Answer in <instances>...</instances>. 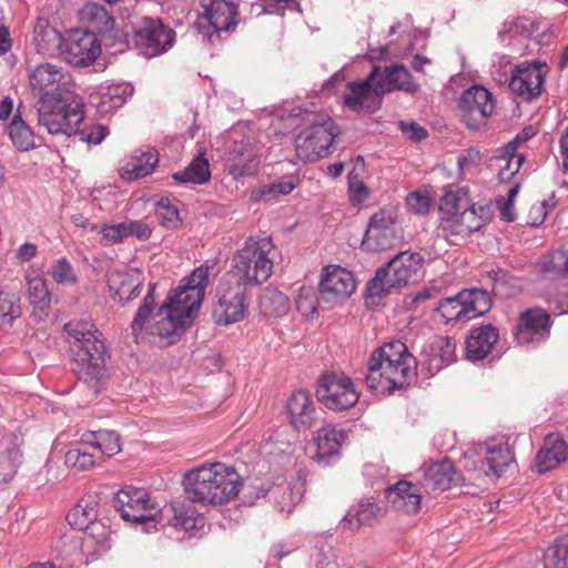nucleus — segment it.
<instances>
[{"instance_id": "b1692460", "label": "nucleus", "mask_w": 568, "mask_h": 568, "mask_svg": "<svg viewBox=\"0 0 568 568\" xmlns=\"http://www.w3.org/2000/svg\"><path fill=\"white\" fill-rule=\"evenodd\" d=\"M456 343L450 337L439 336L426 345L420 353V371L432 377L456 358Z\"/></svg>"}, {"instance_id": "de8ad7c7", "label": "nucleus", "mask_w": 568, "mask_h": 568, "mask_svg": "<svg viewBox=\"0 0 568 568\" xmlns=\"http://www.w3.org/2000/svg\"><path fill=\"white\" fill-rule=\"evenodd\" d=\"M9 135L12 143L21 151H28L34 146L33 134L19 115H14L10 123Z\"/></svg>"}, {"instance_id": "052dcab7", "label": "nucleus", "mask_w": 568, "mask_h": 568, "mask_svg": "<svg viewBox=\"0 0 568 568\" xmlns=\"http://www.w3.org/2000/svg\"><path fill=\"white\" fill-rule=\"evenodd\" d=\"M481 162L479 151L475 149H467L458 156L457 164L459 173L463 175L473 174L478 171Z\"/></svg>"}, {"instance_id": "bf43d9fd", "label": "nucleus", "mask_w": 568, "mask_h": 568, "mask_svg": "<svg viewBox=\"0 0 568 568\" xmlns=\"http://www.w3.org/2000/svg\"><path fill=\"white\" fill-rule=\"evenodd\" d=\"M568 252L554 251L542 257L540 263L544 272L554 273L558 275L567 274Z\"/></svg>"}, {"instance_id": "a211bd4d", "label": "nucleus", "mask_w": 568, "mask_h": 568, "mask_svg": "<svg viewBox=\"0 0 568 568\" xmlns=\"http://www.w3.org/2000/svg\"><path fill=\"white\" fill-rule=\"evenodd\" d=\"M546 74V64L523 62L511 70L509 88L518 97L531 101L541 94Z\"/></svg>"}, {"instance_id": "864d4df0", "label": "nucleus", "mask_w": 568, "mask_h": 568, "mask_svg": "<svg viewBox=\"0 0 568 568\" xmlns=\"http://www.w3.org/2000/svg\"><path fill=\"white\" fill-rule=\"evenodd\" d=\"M155 216L161 225L172 230L179 227L182 222L178 207L166 197L158 201Z\"/></svg>"}, {"instance_id": "9d476101", "label": "nucleus", "mask_w": 568, "mask_h": 568, "mask_svg": "<svg viewBox=\"0 0 568 568\" xmlns=\"http://www.w3.org/2000/svg\"><path fill=\"white\" fill-rule=\"evenodd\" d=\"M29 84L39 95L38 103L73 100L74 81L70 72L54 63H39L28 69Z\"/></svg>"}, {"instance_id": "774afa93", "label": "nucleus", "mask_w": 568, "mask_h": 568, "mask_svg": "<svg viewBox=\"0 0 568 568\" xmlns=\"http://www.w3.org/2000/svg\"><path fill=\"white\" fill-rule=\"evenodd\" d=\"M124 230L123 222L113 225H103L100 231L102 234V243L110 245L122 242L125 239Z\"/></svg>"}, {"instance_id": "1a4fd4ad", "label": "nucleus", "mask_w": 568, "mask_h": 568, "mask_svg": "<svg viewBox=\"0 0 568 568\" xmlns=\"http://www.w3.org/2000/svg\"><path fill=\"white\" fill-rule=\"evenodd\" d=\"M514 460L506 443L490 438L471 445L464 454V468L470 479H480L483 476L499 478Z\"/></svg>"}, {"instance_id": "4c0bfd02", "label": "nucleus", "mask_w": 568, "mask_h": 568, "mask_svg": "<svg viewBox=\"0 0 568 568\" xmlns=\"http://www.w3.org/2000/svg\"><path fill=\"white\" fill-rule=\"evenodd\" d=\"M133 94V87L130 83L110 84L101 88L100 109L108 113L120 106Z\"/></svg>"}, {"instance_id": "f704fd0d", "label": "nucleus", "mask_w": 568, "mask_h": 568, "mask_svg": "<svg viewBox=\"0 0 568 568\" xmlns=\"http://www.w3.org/2000/svg\"><path fill=\"white\" fill-rule=\"evenodd\" d=\"M83 443L102 458L112 457L121 450L120 436L113 430H98L83 435Z\"/></svg>"}, {"instance_id": "dca6fc26", "label": "nucleus", "mask_w": 568, "mask_h": 568, "mask_svg": "<svg viewBox=\"0 0 568 568\" xmlns=\"http://www.w3.org/2000/svg\"><path fill=\"white\" fill-rule=\"evenodd\" d=\"M318 399L328 408L342 410L354 406L358 400V394L352 381L336 374L324 375L317 386Z\"/></svg>"}, {"instance_id": "39448f33", "label": "nucleus", "mask_w": 568, "mask_h": 568, "mask_svg": "<svg viewBox=\"0 0 568 568\" xmlns=\"http://www.w3.org/2000/svg\"><path fill=\"white\" fill-rule=\"evenodd\" d=\"M379 74V67H374L366 79L359 82L348 83V93L344 95L345 104L353 111L373 113L379 108L382 98L393 91L415 93L418 84L403 64L385 67L384 77L373 84Z\"/></svg>"}, {"instance_id": "69168bd1", "label": "nucleus", "mask_w": 568, "mask_h": 568, "mask_svg": "<svg viewBox=\"0 0 568 568\" xmlns=\"http://www.w3.org/2000/svg\"><path fill=\"white\" fill-rule=\"evenodd\" d=\"M407 206L416 214L425 215L432 206V199L419 192L410 193L406 199Z\"/></svg>"}, {"instance_id": "5fc2aeb1", "label": "nucleus", "mask_w": 568, "mask_h": 568, "mask_svg": "<svg viewBox=\"0 0 568 568\" xmlns=\"http://www.w3.org/2000/svg\"><path fill=\"white\" fill-rule=\"evenodd\" d=\"M20 459L21 453L18 448L8 449L0 454V486L12 479Z\"/></svg>"}, {"instance_id": "680f3d73", "label": "nucleus", "mask_w": 568, "mask_h": 568, "mask_svg": "<svg viewBox=\"0 0 568 568\" xmlns=\"http://www.w3.org/2000/svg\"><path fill=\"white\" fill-rule=\"evenodd\" d=\"M52 278L59 284H74L77 276L67 258L58 260L51 267Z\"/></svg>"}, {"instance_id": "412c9836", "label": "nucleus", "mask_w": 568, "mask_h": 568, "mask_svg": "<svg viewBox=\"0 0 568 568\" xmlns=\"http://www.w3.org/2000/svg\"><path fill=\"white\" fill-rule=\"evenodd\" d=\"M356 282L353 274L337 265L326 266L320 281L321 298L334 305L346 301L355 291Z\"/></svg>"}, {"instance_id": "423d86ee", "label": "nucleus", "mask_w": 568, "mask_h": 568, "mask_svg": "<svg viewBox=\"0 0 568 568\" xmlns=\"http://www.w3.org/2000/svg\"><path fill=\"white\" fill-rule=\"evenodd\" d=\"M303 129L295 138V150L298 159L304 162H315L329 153L339 128L326 114L303 111L295 115Z\"/></svg>"}, {"instance_id": "72a5a7b5", "label": "nucleus", "mask_w": 568, "mask_h": 568, "mask_svg": "<svg viewBox=\"0 0 568 568\" xmlns=\"http://www.w3.org/2000/svg\"><path fill=\"white\" fill-rule=\"evenodd\" d=\"M163 513V526L168 524L186 531L194 529L197 526V521H202L196 510L186 506L183 501H172L170 507L164 509Z\"/></svg>"}, {"instance_id": "0e129e2a", "label": "nucleus", "mask_w": 568, "mask_h": 568, "mask_svg": "<svg viewBox=\"0 0 568 568\" xmlns=\"http://www.w3.org/2000/svg\"><path fill=\"white\" fill-rule=\"evenodd\" d=\"M315 568H347L344 558L337 555V552L328 547L322 549L320 558L316 561Z\"/></svg>"}, {"instance_id": "c9c22d12", "label": "nucleus", "mask_w": 568, "mask_h": 568, "mask_svg": "<svg viewBox=\"0 0 568 568\" xmlns=\"http://www.w3.org/2000/svg\"><path fill=\"white\" fill-rule=\"evenodd\" d=\"M158 161L156 152H140L139 155H133L122 168V176L129 180L142 179L154 171Z\"/></svg>"}, {"instance_id": "58836bf2", "label": "nucleus", "mask_w": 568, "mask_h": 568, "mask_svg": "<svg viewBox=\"0 0 568 568\" xmlns=\"http://www.w3.org/2000/svg\"><path fill=\"white\" fill-rule=\"evenodd\" d=\"M260 308L266 317H282L290 312L288 297L277 290H266L260 297Z\"/></svg>"}, {"instance_id": "7c9ffc66", "label": "nucleus", "mask_w": 568, "mask_h": 568, "mask_svg": "<svg viewBox=\"0 0 568 568\" xmlns=\"http://www.w3.org/2000/svg\"><path fill=\"white\" fill-rule=\"evenodd\" d=\"M388 500L399 511L416 514L420 508V489L410 481L400 480L387 489Z\"/></svg>"}, {"instance_id": "c03bdc74", "label": "nucleus", "mask_w": 568, "mask_h": 568, "mask_svg": "<svg viewBox=\"0 0 568 568\" xmlns=\"http://www.w3.org/2000/svg\"><path fill=\"white\" fill-rule=\"evenodd\" d=\"M378 506L371 500H362L345 515L343 521L352 530L358 529L362 525L368 524L378 513Z\"/></svg>"}, {"instance_id": "e2e57ef3", "label": "nucleus", "mask_w": 568, "mask_h": 568, "mask_svg": "<svg viewBox=\"0 0 568 568\" xmlns=\"http://www.w3.org/2000/svg\"><path fill=\"white\" fill-rule=\"evenodd\" d=\"M75 134L79 135L80 141L98 145L106 136L108 129L100 124H92L87 125L83 129L79 128V131H77Z\"/></svg>"}, {"instance_id": "ea45409f", "label": "nucleus", "mask_w": 568, "mask_h": 568, "mask_svg": "<svg viewBox=\"0 0 568 568\" xmlns=\"http://www.w3.org/2000/svg\"><path fill=\"white\" fill-rule=\"evenodd\" d=\"M20 292L17 287H4L0 291V323L11 325L21 316Z\"/></svg>"}, {"instance_id": "0eeeda50", "label": "nucleus", "mask_w": 568, "mask_h": 568, "mask_svg": "<svg viewBox=\"0 0 568 568\" xmlns=\"http://www.w3.org/2000/svg\"><path fill=\"white\" fill-rule=\"evenodd\" d=\"M420 252L405 251L392 258L386 267L379 268L368 284L372 296H382L394 287L407 285L415 280L418 271L426 260H434L436 254L427 247H420Z\"/></svg>"}, {"instance_id": "cd10ccee", "label": "nucleus", "mask_w": 568, "mask_h": 568, "mask_svg": "<svg viewBox=\"0 0 568 568\" xmlns=\"http://www.w3.org/2000/svg\"><path fill=\"white\" fill-rule=\"evenodd\" d=\"M499 339L498 329L491 325H481L470 329L465 341V356L470 362L486 358Z\"/></svg>"}, {"instance_id": "f3484780", "label": "nucleus", "mask_w": 568, "mask_h": 568, "mask_svg": "<svg viewBox=\"0 0 568 568\" xmlns=\"http://www.w3.org/2000/svg\"><path fill=\"white\" fill-rule=\"evenodd\" d=\"M100 52L101 48L95 34L82 30L69 33L60 47L61 58L74 67L92 64Z\"/></svg>"}, {"instance_id": "a19ab883", "label": "nucleus", "mask_w": 568, "mask_h": 568, "mask_svg": "<svg viewBox=\"0 0 568 568\" xmlns=\"http://www.w3.org/2000/svg\"><path fill=\"white\" fill-rule=\"evenodd\" d=\"M100 460L101 457L89 446V444L83 443V437L79 445L70 448L65 453V464L80 470L89 469Z\"/></svg>"}, {"instance_id": "e433bc0d", "label": "nucleus", "mask_w": 568, "mask_h": 568, "mask_svg": "<svg viewBox=\"0 0 568 568\" xmlns=\"http://www.w3.org/2000/svg\"><path fill=\"white\" fill-rule=\"evenodd\" d=\"M172 179L178 183L204 184L211 179L209 161L200 153L183 171L173 173Z\"/></svg>"}, {"instance_id": "7ed1b4c3", "label": "nucleus", "mask_w": 568, "mask_h": 568, "mask_svg": "<svg viewBox=\"0 0 568 568\" xmlns=\"http://www.w3.org/2000/svg\"><path fill=\"white\" fill-rule=\"evenodd\" d=\"M64 332L72 345V371L98 393L105 374L106 347L102 334L89 321H71L64 325Z\"/></svg>"}, {"instance_id": "6e6552de", "label": "nucleus", "mask_w": 568, "mask_h": 568, "mask_svg": "<svg viewBox=\"0 0 568 568\" xmlns=\"http://www.w3.org/2000/svg\"><path fill=\"white\" fill-rule=\"evenodd\" d=\"M273 248L270 237H250L234 257L232 272L227 276H234L245 286L266 282L272 274L273 262L268 254Z\"/></svg>"}, {"instance_id": "aec40b11", "label": "nucleus", "mask_w": 568, "mask_h": 568, "mask_svg": "<svg viewBox=\"0 0 568 568\" xmlns=\"http://www.w3.org/2000/svg\"><path fill=\"white\" fill-rule=\"evenodd\" d=\"M459 108L463 121L470 129H478L491 115L495 103L491 93L483 87L474 85L460 97Z\"/></svg>"}, {"instance_id": "2f4dec72", "label": "nucleus", "mask_w": 568, "mask_h": 568, "mask_svg": "<svg viewBox=\"0 0 568 568\" xmlns=\"http://www.w3.org/2000/svg\"><path fill=\"white\" fill-rule=\"evenodd\" d=\"M99 501L97 494H87L68 513L67 521L78 530L89 529L99 517Z\"/></svg>"}, {"instance_id": "393cba45", "label": "nucleus", "mask_w": 568, "mask_h": 568, "mask_svg": "<svg viewBox=\"0 0 568 568\" xmlns=\"http://www.w3.org/2000/svg\"><path fill=\"white\" fill-rule=\"evenodd\" d=\"M203 18L209 22L213 32L207 33L211 39L213 33L232 31L237 24V7L227 0H201Z\"/></svg>"}, {"instance_id": "f257e3e1", "label": "nucleus", "mask_w": 568, "mask_h": 568, "mask_svg": "<svg viewBox=\"0 0 568 568\" xmlns=\"http://www.w3.org/2000/svg\"><path fill=\"white\" fill-rule=\"evenodd\" d=\"M154 290L155 285L150 284L131 323V334L136 343L151 337L154 343L160 345H171L179 339L185 326L193 321L194 315L185 314V310L170 297L153 313Z\"/></svg>"}, {"instance_id": "ddd939ff", "label": "nucleus", "mask_w": 568, "mask_h": 568, "mask_svg": "<svg viewBox=\"0 0 568 568\" xmlns=\"http://www.w3.org/2000/svg\"><path fill=\"white\" fill-rule=\"evenodd\" d=\"M247 308L246 288L234 276L223 278L217 287V301L212 316L217 325H230L242 321Z\"/></svg>"}, {"instance_id": "20e7f679", "label": "nucleus", "mask_w": 568, "mask_h": 568, "mask_svg": "<svg viewBox=\"0 0 568 568\" xmlns=\"http://www.w3.org/2000/svg\"><path fill=\"white\" fill-rule=\"evenodd\" d=\"M417 361L400 341H392L371 355L366 385L381 393L393 394L407 386L416 375Z\"/></svg>"}, {"instance_id": "5701e85b", "label": "nucleus", "mask_w": 568, "mask_h": 568, "mask_svg": "<svg viewBox=\"0 0 568 568\" xmlns=\"http://www.w3.org/2000/svg\"><path fill=\"white\" fill-rule=\"evenodd\" d=\"M290 423L297 432H306L322 419V410L317 409L311 395L303 390H295L287 402Z\"/></svg>"}, {"instance_id": "473e14b6", "label": "nucleus", "mask_w": 568, "mask_h": 568, "mask_svg": "<svg viewBox=\"0 0 568 568\" xmlns=\"http://www.w3.org/2000/svg\"><path fill=\"white\" fill-rule=\"evenodd\" d=\"M346 434L333 425L322 426L314 436L316 445V459L322 463L339 453Z\"/></svg>"}, {"instance_id": "bb28decb", "label": "nucleus", "mask_w": 568, "mask_h": 568, "mask_svg": "<svg viewBox=\"0 0 568 568\" xmlns=\"http://www.w3.org/2000/svg\"><path fill=\"white\" fill-rule=\"evenodd\" d=\"M143 282V273L135 267L113 270L108 275L110 291L123 303L131 302L141 294Z\"/></svg>"}, {"instance_id": "4468645a", "label": "nucleus", "mask_w": 568, "mask_h": 568, "mask_svg": "<svg viewBox=\"0 0 568 568\" xmlns=\"http://www.w3.org/2000/svg\"><path fill=\"white\" fill-rule=\"evenodd\" d=\"M403 239L397 215L393 210H379L368 223L362 247L367 252H381L397 245Z\"/></svg>"}, {"instance_id": "09e8293b", "label": "nucleus", "mask_w": 568, "mask_h": 568, "mask_svg": "<svg viewBox=\"0 0 568 568\" xmlns=\"http://www.w3.org/2000/svg\"><path fill=\"white\" fill-rule=\"evenodd\" d=\"M27 297L31 305L43 311L50 306L51 294L47 286L45 280L42 277H33L28 280Z\"/></svg>"}, {"instance_id": "f8f14e48", "label": "nucleus", "mask_w": 568, "mask_h": 568, "mask_svg": "<svg viewBox=\"0 0 568 568\" xmlns=\"http://www.w3.org/2000/svg\"><path fill=\"white\" fill-rule=\"evenodd\" d=\"M114 507L121 517L135 525L153 521L163 526L164 513L154 503H151L146 491L130 487L121 489L114 497Z\"/></svg>"}, {"instance_id": "c756f323", "label": "nucleus", "mask_w": 568, "mask_h": 568, "mask_svg": "<svg viewBox=\"0 0 568 568\" xmlns=\"http://www.w3.org/2000/svg\"><path fill=\"white\" fill-rule=\"evenodd\" d=\"M260 164L253 150L242 143L234 144L226 158V169L234 179L250 176L256 173Z\"/></svg>"}, {"instance_id": "2eb2a0df", "label": "nucleus", "mask_w": 568, "mask_h": 568, "mask_svg": "<svg viewBox=\"0 0 568 568\" xmlns=\"http://www.w3.org/2000/svg\"><path fill=\"white\" fill-rule=\"evenodd\" d=\"M552 320L541 307H531L523 312L515 329V338L519 345L536 347L546 342L550 335Z\"/></svg>"}, {"instance_id": "6e6d98bb", "label": "nucleus", "mask_w": 568, "mask_h": 568, "mask_svg": "<svg viewBox=\"0 0 568 568\" xmlns=\"http://www.w3.org/2000/svg\"><path fill=\"white\" fill-rule=\"evenodd\" d=\"M84 14L97 24L99 32L105 33L114 29V19L102 6L90 3L84 8Z\"/></svg>"}, {"instance_id": "603ef678", "label": "nucleus", "mask_w": 568, "mask_h": 568, "mask_svg": "<svg viewBox=\"0 0 568 568\" xmlns=\"http://www.w3.org/2000/svg\"><path fill=\"white\" fill-rule=\"evenodd\" d=\"M545 568H568V540L557 539L545 554Z\"/></svg>"}, {"instance_id": "49530a36", "label": "nucleus", "mask_w": 568, "mask_h": 568, "mask_svg": "<svg viewBox=\"0 0 568 568\" xmlns=\"http://www.w3.org/2000/svg\"><path fill=\"white\" fill-rule=\"evenodd\" d=\"M62 34L47 24L45 20H39L34 27V42L40 50L50 51L57 48L60 51L62 42H64Z\"/></svg>"}, {"instance_id": "a878e982", "label": "nucleus", "mask_w": 568, "mask_h": 568, "mask_svg": "<svg viewBox=\"0 0 568 568\" xmlns=\"http://www.w3.org/2000/svg\"><path fill=\"white\" fill-rule=\"evenodd\" d=\"M420 471L423 474L420 485L426 491L446 490L452 485H460L465 480L448 459L424 464Z\"/></svg>"}, {"instance_id": "8fccbe9b", "label": "nucleus", "mask_w": 568, "mask_h": 568, "mask_svg": "<svg viewBox=\"0 0 568 568\" xmlns=\"http://www.w3.org/2000/svg\"><path fill=\"white\" fill-rule=\"evenodd\" d=\"M326 304L321 298V293L312 286H302L298 291L296 307L305 317H312L317 313V308Z\"/></svg>"}, {"instance_id": "13d9d810", "label": "nucleus", "mask_w": 568, "mask_h": 568, "mask_svg": "<svg viewBox=\"0 0 568 568\" xmlns=\"http://www.w3.org/2000/svg\"><path fill=\"white\" fill-rule=\"evenodd\" d=\"M464 229H466V226L459 213L440 217L438 230L446 237L465 239L469 233Z\"/></svg>"}, {"instance_id": "79ce46f5", "label": "nucleus", "mask_w": 568, "mask_h": 568, "mask_svg": "<svg viewBox=\"0 0 568 568\" xmlns=\"http://www.w3.org/2000/svg\"><path fill=\"white\" fill-rule=\"evenodd\" d=\"M436 311L445 318L446 323L469 321V314L462 292L456 296L442 300Z\"/></svg>"}, {"instance_id": "338daca9", "label": "nucleus", "mask_w": 568, "mask_h": 568, "mask_svg": "<svg viewBox=\"0 0 568 568\" xmlns=\"http://www.w3.org/2000/svg\"><path fill=\"white\" fill-rule=\"evenodd\" d=\"M125 237L134 236L140 241L148 240L151 234V227L143 221L123 222Z\"/></svg>"}, {"instance_id": "37998d69", "label": "nucleus", "mask_w": 568, "mask_h": 568, "mask_svg": "<svg viewBox=\"0 0 568 568\" xmlns=\"http://www.w3.org/2000/svg\"><path fill=\"white\" fill-rule=\"evenodd\" d=\"M459 214L466 226L465 230L471 234L479 231L489 221L490 207L487 204H468Z\"/></svg>"}, {"instance_id": "f03ea898", "label": "nucleus", "mask_w": 568, "mask_h": 568, "mask_svg": "<svg viewBox=\"0 0 568 568\" xmlns=\"http://www.w3.org/2000/svg\"><path fill=\"white\" fill-rule=\"evenodd\" d=\"M182 486L189 501L215 507L233 500L243 481L232 465L211 463L187 470L182 477Z\"/></svg>"}, {"instance_id": "9b49d317", "label": "nucleus", "mask_w": 568, "mask_h": 568, "mask_svg": "<svg viewBox=\"0 0 568 568\" xmlns=\"http://www.w3.org/2000/svg\"><path fill=\"white\" fill-rule=\"evenodd\" d=\"M39 124L50 134L74 135L84 118V103L79 95L71 101L37 103Z\"/></svg>"}, {"instance_id": "4be33fe9", "label": "nucleus", "mask_w": 568, "mask_h": 568, "mask_svg": "<svg viewBox=\"0 0 568 568\" xmlns=\"http://www.w3.org/2000/svg\"><path fill=\"white\" fill-rule=\"evenodd\" d=\"M174 39L175 32L159 19L143 18L135 30L136 45L143 48L149 55L165 52L173 45Z\"/></svg>"}, {"instance_id": "a18cd8bd", "label": "nucleus", "mask_w": 568, "mask_h": 568, "mask_svg": "<svg viewBox=\"0 0 568 568\" xmlns=\"http://www.w3.org/2000/svg\"><path fill=\"white\" fill-rule=\"evenodd\" d=\"M470 320L484 315L491 307L489 293L480 288H471L462 292Z\"/></svg>"}, {"instance_id": "4d7b16f0", "label": "nucleus", "mask_w": 568, "mask_h": 568, "mask_svg": "<svg viewBox=\"0 0 568 568\" xmlns=\"http://www.w3.org/2000/svg\"><path fill=\"white\" fill-rule=\"evenodd\" d=\"M469 203L464 193L447 191L440 200L442 216L458 214Z\"/></svg>"}, {"instance_id": "3c124183", "label": "nucleus", "mask_w": 568, "mask_h": 568, "mask_svg": "<svg viewBox=\"0 0 568 568\" xmlns=\"http://www.w3.org/2000/svg\"><path fill=\"white\" fill-rule=\"evenodd\" d=\"M519 139H517L506 146V151L501 158H499V161L505 162L504 165H500L499 172H498V180L500 182H507L511 176H514L518 170L521 166V163L524 161V158L520 154H516V142Z\"/></svg>"}, {"instance_id": "c85d7f7f", "label": "nucleus", "mask_w": 568, "mask_h": 568, "mask_svg": "<svg viewBox=\"0 0 568 568\" xmlns=\"http://www.w3.org/2000/svg\"><path fill=\"white\" fill-rule=\"evenodd\" d=\"M568 459V444L559 434H550L536 455V467L542 474L556 468Z\"/></svg>"}, {"instance_id": "6ab92c4d", "label": "nucleus", "mask_w": 568, "mask_h": 568, "mask_svg": "<svg viewBox=\"0 0 568 568\" xmlns=\"http://www.w3.org/2000/svg\"><path fill=\"white\" fill-rule=\"evenodd\" d=\"M210 267L201 265L187 277L180 282L172 295L169 297L182 306L185 314L195 315L204 298L207 286Z\"/></svg>"}]
</instances>
